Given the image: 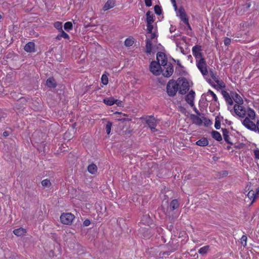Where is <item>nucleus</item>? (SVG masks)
<instances>
[{
	"mask_svg": "<svg viewBox=\"0 0 259 259\" xmlns=\"http://www.w3.org/2000/svg\"><path fill=\"white\" fill-rule=\"evenodd\" d=\"M177 81L179 90V93L181 95H185L189 90V82L184 77L179 78Z\"/></svg>",
	"mask_w": 259,
	"mask_h": 259,
	"instance_id": "f257e3e1",
	"label": "nucleus"
},
{
	"mask_svg": "<svg viewBox=\"0 0 259 259\" xmlns=\"http://www.w3.org/2000/svg\"><path fill=\"white\" fill-rule=\"evenodd\" d=\"M179 90L177 81L171 79L168 82L166 85V92L169 96H175Z\"/></svg>",
	"mask_w": 259,
	"mask_h": 259,
	"instance_id": "f03ea898",
	"label": "nucleus"
},
{
	"mask_svg": "<svg viewBox=\"0 0 259 259\" xmlns=\"http://www.w3.org/2000/svg\"><path fill=\"white\" fill-rule=\"evenodd\" d=\"M162 66L163 67V69L161 71L162 75L166 77H170L174 72V68L172 65L170 63L165 62L162 60Z\"/></svg>",
	"mask_w": 259,
	"mask_h": 259,
	"instance_id": "7ed1b4c3",
	"label": "nucleus"
},
{
	"mask_svg": "<svg viewBox=\"0 0 259 259\" xmlns=\"http://www.w3.org/2000/svg\"><path fill=\"white\" fill-rule=\"evenodd\" d=\"M161 65L160 63L157 61H152L149 66L150 71L155 75H160L162 71Z\"/></svg>",
	"mask_w": 259,
	"mask_h": 259,
	"instance_id": "20e7f679",
	"label": "nucleus"
},
{
	"mask_svg": "<svg viewBox=\"0 0 259 259\" xmlns=\"http://www.w3.org/2000/svg\"><path fill=\"white\" fill-rule=\"evenodd\" d=\"M196 65L198 68L199 69L203 76H206L208 74V72L207 70V66L206 62L204 58H201L196 62Z\"/></svg>",
	"mask_w": 259,
	"mask_h": 259,
	"instance_id": "39448f33",
	"label": "nucleus"
},
{
	"mask_svg": "<svg viewBox=\"0 0 259 259\" xmlns=\"http://www.w3.org/2000/svg\"><path fill=\"white\" fill-rule=\"evenodd\" d=\"M60 219L62 224L70 225L74 219V216L71 213H64L61 215Z\"/></svg>",
	"mask_w": 259,
	"mask_h": 259,
	"instance_id": "423d86ee",
	"label": "nucleus"
},
{
	"mask_svg": "<svg viewBox=\"0 0 259 259\" xmlns=\"http://www.w3.org/2000/svg\"><path fill=\"white\" fill-rule=\"evenodd\" d=\"M146 122L150 128L152 132H155L157 131L155 128L157 125V120L152 116H150L146 117Z\"/></svg>",
	"mask_w": 259,
	"mask_h": 259,
	"instance_id": "0eeeda50",
	"label": "nucleus"
},
{
	"mask_svg": "<svg viewBox=\"0 0 259 259\" xmlns=\"http://www.w3.org/2000/svg\"><path fill=\"white\" fill-rule=\"evenodd\" d=\"M201 46L199 45H195L192 48L193 55L195 56L196 62L201 58H204L202 57V53L201 52Z\"/></svg>",
	"mask_w": 259,
	"mask_h": 259,
	"instance_id": "6e6552de",
	"label": "nucleus"
},
{
	"mask_svg": "<svg viewBox=\"0 0 259 259\" xmlns=\"http://www.w3.org/2000/svg\"><path fill=\"white\" fill-rule=\"evenodd\" d=\"M242 124L247 128L254 131L256 132V127L255 124L251 121L248 117H246L242 122Z\"/></svg>",
	"mask_w": 259,
	"mask_h": 259,
	"instance_id": "1a4fd4ad",
	"label": "nucleus"
},
{
	"mask_svg": "<svg viewBox=\"0 0 259 259\" xmlns=\"http://www.w3.org/2000/svg\"><path fill=\"white\" fill-rule=\"evenodd\" d=\"M27 101L24 97H21L15 104V108L17 109H23L26 105Z\"/></svg>",
	"mask_w": 259,
	"mask_h": 259,
	"instance_id": "9d476101",
	"label": "nucleus"
},
{
	"mask_svg": "<svg viewBox=\"0 0 259 259\" xmlns=\"http://www.w3.org/2000/svg\"><path fill=\"white\" fill-rule=\"evenodd\" d=\"M195 98V92L191 90L189 94L186 96V101L187 102L190 104V105L192 107L194 106V100Z\"/></svg>",
	"mask_w": 259,
	"mask_h": 259,
	"instance_id": "9b49d317",
	"label": "nucleus"
},
{
	"mask_svg": "<svg viewBox=\"0 0 259 259\" xmlns=\"http://www.w3.org/2000/svg\"><path fill=\"white\" fill-rule=\"evenodd\" d=\"M231 96L234 101L239 105H241L243 103V100L241 96L236 93H232Z\"/></svg>",
	"mask_w": 259,
	"mask_h": 259,
	"instance_id": "f8f14e48",
	"label": "nucleus"
},
{
	"mask_svg": "<svg viewBox=\"0 0 259 259\" xmlns=\"http://www.w3.org/2000/svg\"><path fill=\"white\" fill-rule=\"evenodd\" d=\"M156 59L157 60V62H158V63H160V61H161L160 64L161 65H162V63L163 62L162 60H163L165 62L164 63H166L167 62V58L165 57V55L163 52H160L157 54Z\"/></svg>",
	"mask_w": 259,
	"mask_h": 259,
	"instance_id": "ddd939ff",
	"label": "nucleus"
},
{
	"mask_svg": "<svg viewBox=\"0 0 259 259\" xmlns=\"http://www.w3.org/2000/svg\"><path fill=\"white\" fill-rule=\"evenodd\" d=\"M222 93L226 102L228 104L232 105L233 104V101L229 94L226 91H222Z\"/></svg>",
	"mask_w": 259,
	"mask_h": 259,
	"instance_id": "4468645a",
	"label": "nucleus"
},
{
	"mask_svg": "<svg viewBox=\"0 0 259 259\" xmlns=\"http://www.w3.org/2000/svg\"><path fill=\"white\" fill-rule=\"evenodd\" d=\"M35 45L33 42L30 41L26 44L24 49L27 52H33L34 51Z\"/></svg>",
	"mask_w": 259,
	"mask_h": 259,
	"instance_id": "2eb2a0df",
	"label": "nucleus"
},
{
	"mask_svg": "<svg viewBox=\"0 0 259 259\" xmlns=\"http://www.w3.org/2000/svg\"><path fill=\"white\" fill-rule=\"evenodd\" d=\"M222 130L225 141L228 144L233 145V143L230 141V138L229 136V131L227 128H222Z\"/></svg>",
	"mask_w": 259,
	"mask_h": 259,
	"instance_id": "dca6fc26",
	"label": "nucleus"
},
{
	"mask_svg": "<svg viewBox=\"0 0 259 259\" xmlns=\"http://www.w3.org/2000/svg\"><path fill=\"white\" fill-rule=\"evenodd\" d=\"M191 119L193 120L194 123L196 124L197 125H201L203 122L202 118H200L198 116L195 115H191Z\"/></svg>",
	"mask_w": 259,
	"mask_h": 259,
	"instance_id": "f3484780",
	"label": "nucleus"
},
{
	"mask_svg": "<svg viewBox=\"0 0 259 259\" xmlns=\"http://www.w3.org/2000/svg\"><path fill=\"white\" fill-rule=\"evenodd\" d=\"M115 6V2L113 0H108L104 5L103 10L105 11Z\"/></svg>",
	"mask_w": 259,
	"mask_h": 259,
	"instance_id": "a211bd4d",
	"label": "nucleus"
},
{
	"mask_svg": "<svg viewBox=\"0 0 259 259\" xmlns=\"http://www.w3.org/2000/svg\"><path fill=\"white\" fill-rule=\"evenodd\" d=\"M179 207V203L177 199H173L170 203L169 208L170 210L173 211Z\"/></svg>",
	"mask_w": 259,
	"mask_h": 259,
	"instance_id": "6ab92c4d",
	"label": "nucleus"
},
{
	"mask_svg": "<svg viewBox=\"0 0 259 259\" xmlns=\"http://www.w3.org/2000/svg\"><path fill=\"white\" fill-rule=\"evenodd\" d=\"M14 234L17 236L24 235L26 233V230L22 227L16 229L13 231Z\"/></svg>",
	"mask_w": 259,
	"mask_h": 259,
	"instance_id": "aec40b11",
	"label": "nucleus"
},
{
	"mask_svg": "<svg viewBox=\"0 0 259 259\" xmlns=\"http://www.w3.org/2000/svg\"><path fill=\"white\" fill-rule=\"evenodd\" d=\"M208 141L206 138H202L201 139L197 141L196 144L199 146H206L208 145Z\"/></svg>",
	"mask_w": 259,
	"mask_h": 259,
	"instance_id": "412c9836",
	"label": "nucleus"
},
{
	"mask_svg": "<svg viewBox=\"0 0 259 259\" xmlns=\"http://www.w3.org/2000/svg\"><path fill=\"white\" fill-rule=\"evenodd\" d=\"M47 85L49 88H55L57 85V84L55 82V79L53 78H49L46 81Z\"/></svg>",
	"mask_w": 259,
	"mask_h": 259,
	"instance_id": "4be33fe9",
	"label": "nucleus"
},
{
	"mask_svg": "<svg viewBox=\"0 0 259 259\" xmlns=\"http://www.w3.org/2000/svg\"><path fill=\"white\" fill-rule=\"evenodd\" d=\"M153 14L152 12L148 11L146 13V22L147 24H152L154 22Z\"/></svg>",
	"mask_w": 259,
	"mask_h": 259,
	"instance_id": "5701e85b",
	"label": "nucleus"
},
{
	"mask_svg": "<svg viewBox=\"0 0 259 259\" xmlns=\"http://www.w3.org/2000/svg\"><path fill=\"white\" fill-rule=\"evenodd\" d=\"M152 51V41L150 38H147L146 40V51L145 52L148 54H150Z\"/></svg>",
	"mask_w": 259,
	"mask_h": 259,
	"instance_id": "b1692460",
	"label": "nucleus"
},
{
	"mask_svg": "<svg viewBox=\"0 0 259 259\" xmlns=\"http://www.w3.org/2000/svg\"><path fill=\"white\" fill-rule=\"evenodd\" d=\"M212 137L218 141H221L222 140V137L220 133L217 131H213L211 132Z\"/></svg>",
	"mask_w": 259,
	"mask_h": 259,
	"instance_id": "393cba45",
	"label": "nucleus"
},
{
	"mask_svg": "<svg viewBox=\"0 0 259 259\" xmlns=\"http://www.w3.org/2000/svg\"><path fill=\"white\" fill-rule=\"evenodd\" d=\"M62 38L66 39H69V36L66 32H65L63 29L60 30V33L56 37V39L57 40H60Z\"/></svg>",
	"mask_w": 259,
	"mask_h": 259,
	"instance_id": "a878e982",
	"label": "nucleus"
},
{
	"mask_svg": "<svg viewBox=\"0 0 259 259\" xmlns=\"http://www.w3.org/2000/svg\"><path fill=\"white\" fill-rule=\"evenodd\" d=\"M88 171L92 174H95L97 171V166L95 164H91L88 167Z\"/></svg>",
	"mask_w": 259,
	"mask_h": 259,
	"instance_id": "bb28decb",
	"label": "nucleus"
},
{
	"mask_svg": "<svg viewBox=\"0 0 259 259\" xmlns=\"http://www.w3.org/2000/svg\"><path fill=\"white\" fill-rule=\"evenodd\" d=\"M250 6V4L249 3H246L242 5L241 7H239L237 10V13L239 15H242V10L243 9L244 11H246Z\"/></svg>",
	"mask_w": 259,
	"mask_h": 259,
	"instance_id": "cd10ccee",
	"label": "nucleus"
},
{
	"mask_svg": "<svg viewBox=\"0 0 259 259\" xmlns=\"http://www.w3.org/2000/svg\"><path fill=\"white\" fill-rule=\"evenodd\" d=\"M248 118L250 120H253L255 117V113L254 111L251 109L250 108H248L247 111V116Z\"/></svg>",
	"mask_w": 259,
	"mask_h": 259,
	"instance_id": "c85d7f7f",
	"label": "nucleus"
},
{
	"mask_svg": "<svg viewBox=\"0 0 259 259\" xmlns=\"http://www.w3.org/2000/svg\"><path fill=\"white\" fill-rule=\"evenodd\" d=\"M223 119V117L217 116L215 118L214 127L216 129L219 130L221 128V120Z\"/></svg>",
	"mask_w": 259,
	"mask_h": 259,
	"instance_id": "c756f323",
	"label": "nucleus"
},
{
	"mask_svg": "<svg viewBox=\"0 0 259 259\" xmlns=\"http://www.w3.org/2000/svg\"><path fill=\"white\" fill-rule=\"evenodd\" d=\"M103 102L109 106H111L115 104L114 99L113 97L104 99L103 100Z\"/></svg>",
	"mask_w": 259,
	"mask_h": 259,
	"instance_id": "7c9ffc66",
	"label": "nucleus"
},
{
	"mask_svg": "<svg viewBox=\"0 0 259 259\" xmlns=\"http://www.w3.org/2000/svg\"><path fill=\"white\" fill-rule=\"evenodd\" d=\"M141 221L143 224H147V225H150L152 222V220L149 216L144 215Z\"/></svg>",
	"mask_w": 259,
	"mask_h": 259,
	"instance_id": "2f4dec72",
	"label": "nucleus"
},
{
	"mask_svg": "<svg viewBox=\"0 0 259 259\" xmlns=\"http://www.w3.org/2000/svg\"><path fill=\"white\" fill-rule=\"evenodd\" d=\"M247 196L248 197V198L249 199H252V200L251 201V204H252L254 201V199L255 198V191H253V190H250L248 192V193H247Z\"/></svg>",
	"mask_w": 259,
	"mask_h": 259,
	"instance_id": "473e14b6",
	"label": "nucleus"
},
{
	"mask_svg": "<svg viewBox=\"0 0 259 259\" xmlns=\"http://www.w3.org/2000/svg\"><path fill=\"white\" fill-rule=\"evenodd\" d=\"M239 107H240V105L235 104L234 106V112L238 116H239L240 117H244V112L240 113V112H239V111H238V108H239Z\"/></svg>",
	"mask_w": 259,
	"mask_h": 259,
	"instance_id": "72a5a7b5",
	"label": "nucleus"
},
{
	"mask_svg": "<svg viewBox=\"0 0 259 259\" xmlns=\"http://www.w3.org/2000/svg\"><path fill=\"white\" fill-rule=\"evenodd\" d=\"M209 247L208 245L202 247L199 249L198 252L202 255L205 254L208 251Z\"/></svg>",
	"mask_w": 259,
	"mask_h": 259,
	"instance_id": "f704fd0d",
	"label": "nucleus"
},
{
	"mask_svg": "<svg viewBox=\"0 0 259 259\" xmlns=\"http://www.w3.org/2000/svg\"><path fill=\"white\" fill-rule=\"evenodd\" d=\"M209 94L211 95L212 96L213 100H214L216 102L218 101V98L216 95L210 90L208 91L207 93L206 94H203L202 96H208Z\"/></svg>",
	"mask_w": 259,
	"mask_h": 259,
	"instance_id": "c9c22d12",
	"label": "nucleus"
},
{
	"mask_svg": "<svg viewBox=\"0 0 259 259\" xmlns=\"http://www.w3.org/2000/svg\"><path fill=\"white\" fill-rule=\"evenodd\" d=\"M112 125V123L111 121H107L106 125L105 130L106 131V133L108 135L110 134V133L111 132V129Z\"/></svg>",
	"mask_w": 259,
	"mask_h": 259,
	"instance_id": "e433bc0d",
	"label": "nucleus"
},
{
	"mask_svg": "<svg viewBox=\"0 0 259 259\" xmlns=\"http://www.w3.org/2000/svg\"><path fill=\"white\" fill-rule=\"evenodd\" d=\"M72 24L71 22H67L64 24V29L68 31L72 29Z\"/></svg>",
	"mask_w": 259,
	"mask_h": 259,
	"instance_id": "4c0bfd02",
	"label": "nucleus"
},
{
	"mask_svg": "<svg viewBox=\"0 0 259 259\" xmlns=\"http://www.w3.org/2000/svg\"><path fill=\"white\" fill-rule=\"evenodd\" d=\"M134 40L131 38H126L124 41V45L126 47H131L134 44Z\"/></svg>",
	"mask_w": 259,
	"mask_h": 259,
	"instance_id": "58836bf2",
	"label": "nucleus"
},
{
	"mask_svg": "<svg viewBox=\"0 0 259 259\" xmlns=\"http://www.w3.org/2000/svg\"><path fill=\"white\" fill-rule=\"evenodd\" d=\"M154 12L157 15H160L162 13V10L160 7L158 5L155 6Z\"/></svg>",
	"mask_w": 259,
	"mask_h": 259,
	"instance_id": "ea45409f",
	"label": "nucleus"
},
{
	"mask_svg": "<svg viewBox=\"0 0 259 259\" xmlns=\"http://www.w3.org/2000/svg\"><path fill=\"white\" fill-rule=\"evenodd\" d=\"M102 82L104 85L107 84L108 83V78L106 75L103 74L101 77Z\"/></svg>",
	"mask_w": 259,
	"mask_h": 259,
	"instance_id": "a19ab883",
	"label": "nucleus"
},
{
	"mask_svg": "<svg viewBox=\"0 0 259 259\" xmlns=\"http://www.w3.org/2000/svg\"><path fill=\"white\" fill-rule=\"evenodd\" d=\"M54 27L59 30L62 29V23L61 22H56L54 23Z\"/></svg>",
	"mask_w": 259,
	"mask_h": 259,
	"instance_id": "79ce46f5",
	"label": "nucleus"
},
{
	"mask_svg": "<svg viewBox=\"0 0 259 259\" xmlns=\"http://www.w3.org/2000/svg\"><path fill=\"white\" fill-rule=\"evenodd\" d=\"M180 18L182 21H183L184 23L186 24L189 27V28L191 29L190 26L189 24L188 19L186 15L185 16H181Z\"/></svg>",
	"mask_w": 259,
	"mask_h": 259,
	"instance_id": "37998d69",
	"label": "nucleus"
},
{
	"mask_svg": "<svg viewBox=\"0 0 259 259\" xmlns=\"http://www.w3.org/2000/svg\"><path fill=\"white\" fill-rule=\"evenodd\" d=\"M41 185L44 187H49L51 185V182L49 180L45 179L41 181Z\"/></svg>",
	"mask_w": 259,
	"mask_h": 259,
	"instance_id": "c03bdc74",
	"label": "nucleus"
},
{
	"mask_svg": "<svg viewBox=\"0 0 259 259\" xmlns=\"http://www.w3.org/2000/svg\"><path fill=\"white\" fill-rule=\"evenodd\" d=\"M247 237L246 235H243L241 238V243L243 246H245L246 245V241H247Z\"/></svg>",
	"mask_w": 259,
	"mask_h": 259,
	"instance_id": "a18cd8bd",
	"label": "nucleus"
},
{
	"mask_svg": "<svg viewBox=\"0 0 259 259\" xmlns=\"http://www.w3.org/2000/svg\"><path fill=\"white\" fill-rule=\"evenodd\" d=\"M147 33H151L153 29V26L152 24H147Z\"/></svg>",
	"mask_w": 259,
	"mask_h": 259,
	"instance_id": "49530a36",
	"label": "nucleus"
},
{
	"mask_svg": "<svg viewBox=\"0 0 259 259\" xmlns=\"http://www.w3.org/2000/svg\"><path fill=\"white\" fill-rule=\"evenodd\" d=\"M202 119L203 121H204V124L205 126H207L211 123V121L205 117H202Z\"/></svg>",
	"mask_w": 259,
	"mask_h": 259,
	"instance_id": "de8ad7c7",
	"label": "nucleus"
},
{
	"mask_svg": "<svg viewBox=\"0 0 259 259\" xmlns=\"http://www.w3.org/2000/svg\"><path fill=\"white\" fill-rule=\"evenodd\" d=\"M210 74L212 78L215 81H218V78L215 76V75L213 73V71L211 70H210Z\"/></svg>",
	"mask_w": 259,
	"mask_h": 259,
	"instance_id": "09e8293b",
	"label": "nucleus"
},
{
	"mask_svg": "<svg viewBox=\"0 0 259 259\" xmlns=\"http://www.w3.org/2000/svg\"><path fill=\"white\" fill-rule=\"evenodd\" d=\"M179 12L180 13V17H181V16H185L186 15V13L185 12V10L182 8H181L179 10Z\"/></svg>",
	"mask_w": 259,
	"mask_h": 259,
	"instance_id": "8fccbe9b",
	"label": "nucleus"
},
{
	"mask_svg": "<svg viewBox=\"0 0 259 259\" xmlns=\"http://www.w3.org/2000/svg\"><path fill=\"white\" fill-rule=\"evenodd\" d=\"M253 152H254L255 158L257 159H259V149L254 150Z\"/></svg>",
	"mask_w": 259,
	"mask_h": 259,
	"instance_id": "3c124183",
	"label": "nucleus"
},
{
	"mask_svg": "<svg viewBox=\"0 0 259 259\" xmlns=\"http://www.w3.org/2000/svg\"><path fill=\"white\" fill-rule=\"evenodd\" d=\"M215 82L217 83V84H218V85H219V86H220L221 88H225V84L224 82L223 81H222V80H219L218 79V81H215Z\"/></svg>",
	"mask_w": 259,
	"mask_h": 259,
	"instance_id": "603ef678",
	"label": "nucleus"
},
{
	"mask_svg": "<svg viewBox=\"0 0 259 259\" xmlns=\"http://www.w3.org/2000/svg\"><path fill=\"white\" fill-rule=\"evenodd\" d=\"M238 110H240V111H239V112H240V113H243V112H244V116H245L246 113V111H245V110L243 106H241V105H240V107H239V108H238Z\"/></svg>",
	"mask_w": 259,
	"mask_h": 259,
	"instance_id": "864d4df0",
	"label": "nucleus"
},
{
	"mask_svg": "<svg viewBox=\"0 0 259 259\" xmlns=\"http://www.w3.org/2000/svg\"><path fill=\"white\" fill-rule=\"evenodd\" d=\"M114 101H115V104H116L118 106L123 107L122 102L121 101L114 99Z\"/></svg>",
	"mask_w": 259,
	"mask_h": 259,
	"instance_id": "5fc2aeb1",
	"label": "nucleus"
},
{
	"mask_svg": "<svg viewBox=\"0 0 259 259\" xmlns=\"http://www.w3.org/2000/svg\"><path fill=\"white\" fill-rule=\"evenodd\" d=\"M231 43V39L226 37L224 40V44L226 46H229Z\"/></svg>",
	"mask_w": 259,
	"mask_h": 259,
	"instance_id": "6e6d98bb",
	"label": "nucleus"
},
{
	"mask_svg": "<svg viewBox=\"0 0 259 259\" xmlns=\"http://www.w3.org/2000/svg\"><path fill=\"white\" fill-rule=\"evenodd\" d=\"M145 5L147 7H150L152 6V0H145Z\"/></svg>",
	"mask_w": 259,
	"mask_h": 259,
	"instance_id": "4d7b16f0",
	"label": "nucleus"
},
{
	"mask_svg": "<svg viewBox=\"0 0 259 259\" xmlns=\"http://www.w3.org/2000/svg\"><path fill=\"white\" fill-rule=\"evenodd\" d=\"M90 221L88 219H87L85 221H84L83 224L84 226H88L90 225Z\"/></svg>",
	"mask_w": 259,
	"mask_h": 259,
	"instance_id": "13d9d810",
	"label": "nucleus"
},
{
	"mask_svg": "<svg viewBox=\"0 0 259 259\" xmlns=\"http://www.w3.org/2000/svg\"><path fill=\"white\" fill-rule=\"evenodd\" d=\"M173 60H174L175 62H177V65H178V66H180V67L181 68V69H183V68H184V67L181 65V63H180V60H177L176 61V60H175V59H173Z\"/></svg>",
	"mask_w": 259,
	"mask_h": 259,
	"instance_id": "bf43d9fd",
	"label": "nucleus"
},
{
	"mask_svg": "<svg viewBox=\"0 0 259 259\" xmlns=\"http://www.w3.org/2000/svg\"><path fill=\"white\" fill-rule=\"evenodd\" d=\"M150 34H150V36H149V38H150V40H152L153 39H154L156 37V34H155V33H152V32L151 33H150Z\"/></svg>",
	"mask_w": 259,
	"mask_h": 259,
	"instance_id": "052dcab7",
	"label": "nucleus"
},
{
	"mask_svg": "<svg viewBox=\"0 0 259 259\" xmlns=\"http://www.w3.org/2000/svg\"><path fill=\"white\" fill-rule=\"evenodd\" d=\"M171 2L172 3V4H173V6L175 7V9L176 10L177 7L176 1L175 0H171Z\"/></svg>",
	"mask_w": 259,
	"mask_h": 259,
	"instance_id": "680f3d73",
	"label": "nucleus"
},
{
	"mask_svg": "<svg viewBox=\"0 0 259 259\" xmlns=\"http://www.w3.org/2000/svg\"><path fill=\"white\" fill-rule=\"evenodd\" d=\"M3 135L4 137H7L9 136V132H7V131H5L4 132H3Z\"/></svg>",
	"mask_w": 259,
	"mask_h": 259,
	"instance_id": "e2e57ef3",
	"label": "nucleus"
},
{
	"mask_svg": "<svg viewBox=\"0 0 259 259\" xmlns=\"http://www.w3.org/2000/svg\"><path fill=\"white\" fill-rule=\"evenodd\" d=\"M255 197H257L258 195H259V188H257L256 189V191L255 192Z\"/></svg>",
	"mask_w": 259,
	"mask_h": 259,
	"instance_id": "0e129e2a",
	"label": "nucleus"
},
{
	"mask_svg": "<svg viewBox=\"0 0 259 259\" xmlns=\"http://www.w3.org/2000/svg\"><path fill=\"white\" fill-rule=\"evenodd\" d=\"M225 123L228 125H231L232 124V122L231 121H229L228 119H225Z\"/></svg>",
	"mask_w": 259,
	"mask_h": 259,
	"instance_id": "69168bd1",
	"label": "nucleus"
},
{
	"mask_svg": "<svg viewBox=\"0 0 259 259\" xmlns=\"http://www.w3.org/2000/svg\"><path fill=\"white\" fill-rule=\"evenodd\" d=\"M222 173H223V174H222V175H223V176H226L228 174V171H226V170H225V171H222Z\"/></svg>",
	"mask_w": 259,
	"mask_h": 259,
	"instance_id": "338daca9",
	"label": "nucleus"
},
{
	"mask_svg": "<svg viewBox=\"0 0 259 259\" xmlns=\"http://www.w3.org/2000/svg\"><path fill=\"white\" fill-rule=\"evenodd\" d=\"M169 252H167V251H164V252H162V257H163V256H164V255H169Z\"/></svg>",
	"mask_w": 259,
	"mask_h": 259,
	"instance_id": "774afa93",
	"label": "nucleus"
}]
</instances>
